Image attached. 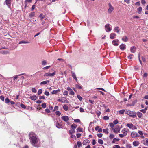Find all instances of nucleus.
<instances>
[{
  "instance_id": "obj_1",
  "label": "nucleus",
  "mask_w": 148,
  "mask_h": 148,
  "mask_svg": "<svg viewBox=\"0 0 148 148\" xmlns=\"http://www.w3.org/2000/svg\"><path fill=\"white\" fill-rule=\"evenodd\" d=\"M29 136L31 144L34 147H38V146L36 145V144L38 143V139L35 135L34 133L32 132H31Z\"/></svg>"
},
{
  "instance_id": "obj_2",
  "label": "nucleus",
  "mask_w": 148,
  "mask_h": 148,
  "mask_svg": "<svg viewBox=\"0 0 148 148\" xmlns=\"http://www.w3.org/2000/svg\"><path fill=\"white\" fill-rule=\"evenodd\" d=\"M125 114L130 116V117L133 118H136V113L135 112L131 111L130 110L126 111Z\"/></svg>"
},
{
  "instance_id": "obj_3",
  "label": "nucleus",
  "mask_w": 148,
  "mask_h": 148,
  "mask_svg": "<svg viewBox=\"0 0 148 148\" xmlns=\"http://www.w3.org/2000/svg\"><path fill=\"white\" fill-rule=\"evenodd\" d=\"M111 26L109 24H107L105 26L106 31L107 32H109L111 31L112 29L110 28Z\"/></svg>"
},
{
  "instance_id": "obj_4",
  "label": "nucleus",
  "mask_w": 148,
  "mask_h": 148,
  "mask_svg": "<svg viewBox=\"0 0 148 148\" xmlns=\"http://www.w3.org/2000/svg\"><path fill=\"white\" fill-rule=\"evenodd\" d=\"M109 8L108 10V13L110 14L114 10V7L112 6L110 3H109L108 4Z\"/></svg>"
},
{
  "instance_id": "obj_5",
  "label": "nucleus",
  "mask_w": 148,
  "mask_h": 148,
  "mask_svg": "<svg viewBox=\"0 0 148 148\" xmlns=\"http://www.w3.org/2000/svg\"><path fill=\"white\" fill-rule=\"evenodd\" d=\"M131 136L132 138H134L138 137L140 136L137 133L135 132H132Z\"/></svg>"
},
{
  "instance_id": "obj_6",
  "label": "nucleus",
  "mask_w": 148,
  "mask_h": 148,
  "mask_svg": "<svg viewBox=\"0 0 148 148\" xmlns=\"http://www.w3.org/2000/svg\"><path fill=\"white\" fill-rule=\"evenodd\" d=\"M56 74V71H55L52 73H45L44 76H49V77H52L54 76Z\"/></svg>"
},
{
  "instance_id": "obj_7",
  "label": "nucleus",
  "mask_w": 148,
  "mask_h": 148,
  "mask_svg": "<svg viewBox=\"0 0 148 148\" xmlns=\"http://www.w3.org/2000/svg\"><path fill=\"white\" fill-rule=\"evenodd\" d=\"M126 47V45L124 44H121L119 46L120 49L122 50H123L125 49Z\"/></svg>"
},
{
  "instance_id": "obj_8",
  "label": "nucleus",
  "mask_w": 148,
  "mask_h": 148,
  "mask_svg": "<svg viewBox=\"0 0 148 148\" xmlns=\"http://www.w3.org/2000/svg\"><path fill=\"white\" fill-rule=\"evenodd\" d=\"M61 119L65 122H66L69 120V117L67 116H63L62 117Z\"/></svg>"
},
{
  "instance_id": "obj_9",
  "label": "nucleus",
  "mask_w": 148,
  "mask_h": 148,
  "mask_svg": "<svg viewBox=\"0 0 148 148\" xmlns=\"http://www.w3.org/2000/svg\"><path fill=\"white\" fill-rule=\"evenodd\" d=\"M119 42V40H118L116 39L113 40L112 43L113 45L115 46H117L118 45V44L117 42Z\"/></svg>"
},
{
  "instance_id": "obj_10",
  "label": "nucleus",
  "mask_w": 148,
  "mask_h": 148,
  "mask_svg": "<svg viewBox=\"0 0 148 148\" xmlns=\"http://www.w3.org/2000/svg\"><path fill=\"white\" fill-rule=\"evenodd\" d=\"M112 130L115 133H117V132H119L120 131V129L119 127L115 128H112Z\"/></svg>"
},
{
  "instance_id": "obj_11",
  "label": "nucleus",
  "mask_w": 148,
  "mask_h": 148,
  "mask_svg": "<svg viewBox=\"0 0 148 148\" xmlns=\"http://www.w3.org/2000/svg\"><path fill=\"white\" fill-rule=\"evenodd\" d=\"M116 35V34L115 33H111L110 36V38L112 39H114L115 38Z\"/></svg>"
},
{
  "instance_id": "obj_12",
  "label": "nucleus",
  "mask_w": 148,
  "mask_h": 148,
  "mask_svg": "<svg viewBox=\"0 0 148 148\" xmlns=\"http://www.w3.org/2000/svg\"><path fill=\"white\" fill-rule=\"evenodd\" d=\"M72 76L74 79L76 81H77V79L75 74L74 72L72 71Z\"/></svg>"
},
{
  "instance_id": "obj_13",
  "label": "nucleus",
  "mask_w": 148,
  "mask_h": 148,
  "mask_svg": "<svg viewBox=\"0 0 148 148\" xmlns=\"http://www.w3.org/2000/svg\"><path fill=\"white\" fill-rule=\"evenodd\" d=\"M136 50V48L135 46L132 47L130 49V51L132 53H134Z\"/></svg>"
},
{
  "instance_id": "obj_14",
  "label": "nucleus",
  "mask_w": 148,
  "mask_h": 148,
  "mask_svg": "<svg viewBox=\"0 0 148 148\" xmlns=\"http://www.w3.org/2000/svg\"><path fill=\"white\" fill-rule=\"evenodd\" d=\"M122 132L123 133V134L125 135L126 136L127 133V131L125 128H124L122 129Z\"/></svg>"
},
{
  "instance_id": "obj_15",
  "label": "nucleus",
  "mask_w": 148,
  "mask_h": 148,
  "mask_svg": "<svg viewBox=\"0 0 148 148\" xmlns=\"http://www.w3.org/2000/svg\"><path fill=\"white\" fill-rule=\"evenodd\" d=\"M88 143H89V140L87 139H86L83 142V144L84 145H86Z\"/></svg>"
},
{
  "instance_id": "obj_16",
  "label": "nucleus",
  "mask_w": 148,
  "mask_h": 148,
  "mask_svg": "<svg viewBox=\"0 0 148 148\" xmlns=\"http://www.w3.org/2000/svg\"><path fill=\"white\" fill-rule=\"evenodd\" d=\"M56 127L60 129L62 128V125L57 122H56Z\"/></svg>"
},
{
  "instance_id": "obj_17",
  "label": "nucleus",
  "mask_w": 148,
  "mask_h": 148,
  "mask_svg": "<svg viewBox=\"0 0 148 148\" xmlns=\"http://www.w3.org/2000/svg\"><path fill=\"white\" fill-rule=\"evenodd\" d=\"M114 31L115 32L119 33L120 31L119 27L117 26L115 27L114 29Z\"/></svg>"
},
{
  "instance_id": "obj_18",
  "label": "nucleus",
  "mask_w": 148,
  "mask_h": 148,
  "mask_svg": "<svg viewBox=\"0 0 148 148\" xmlns=\"http://www.w3.org/2000/svg\"><path fill=\"white\" fill-rule=\"evenodd\" d=\"M133 145L134 146H137L139 144V142L138 141H134L133 143Z\"/></svg>"
},
{
  "instance_id": "obj_19",
  "label": "nucleus",
  "mask_w": 148,
  "mask_h": 148,
  "mask_svg": "<svg viewBox=\"0 0 148 148\" xmlns=\"http://www.w3.org/2000/svg\"><path fill=\"white\" fill-rule=\"evenodd\" d=\"M122 40L125 42H126L128 40V38L126 36H125L122 38Z\"/></svg>"
},
{
  "instance_id": "obj_20",
  "label": "nucleus",
  "mask_w": 148,
  "mask_h": 148,
  "mask_svg": "<svg viewBox=\"0 0 148 148\" xmlns=\"http://www.w3.org/2000/svg\"><path fill=\"white\" fill-rule=\"evenodd\" d=\"M29 98L32 100H35L37 99V97L36 95H34L33 96H30Z\"/></svg>"
},
{
  "instance_id": "obj_21",
  "label": "nucleus",
  "mask_w": 148,
  "mask_h": 148,
  "mask_svg": "<svg viewBox=\"0 0 148 148\" xmlns=\"http://www.w3.org/2000/svg\"><path fill=\"white\" fill-rule=\"evenodd\" d=\"M5 2L6 4L8 6H9L11 5V2L10 0H6Z\"/></svg>"
},
{
  "instance_id": "obj_22",
  "label": "nucleus",
  "mask_w": 148,
  "mask_h": 148,
  "mask_svg": "<svg viewBox=\"0 0 148 148\" xmlns=\"http://www.w3.org/2000/svg\"><path fill=\"white\" fill-rule=\"evenodd\" d=\"M49 80H47V81H43L41 82L40 83V85H45V84H46L47 83V82L49 83Z\"/></svg>"
},
{
  "instance_id": "obj_23",
  "label": "nucleus",
  "mask_w": 148,
  "mask_h": 148,
  "mask_svg": "<svg viewBox=\"0 0 148 148\" xmlns=\"http://www.w3.org/2000/svg\"><path fill=\"white\" fill-rule=\"evenodd\" d=\"M35 15V12H31L29 14V16L30 18H32Z\"/></svg>"
},
{
  "instance_id": "obj_24",
  "label": "nucleus",
  "mask_w": 148,
  "mask_h": 148,
  "mask_svg": "<svg viewBox=\"0 0 148 148\" xmlns=\"http://www.w3.org/2000/svg\"><path fill=\"white\" fill-rule=\"evenodd\" d=\"M71 127L72 130H75V129L77 127V125H76L75 124H73L71 125Z\"/></svg>"
},
{
  "instance_id": "obj_25",
  "label": "nucleus",
  "mask_w": 148,
  "mask_h": 148,
  "mask_svg": "<svg viewBox=\"0 0 148 148\" xmlns=\"http://www.w3.org/2000/svg\"><path fill=\"white\" fill-rule=\"evenodd\" d=\"M133 125L132 123H128L127 124V126L130 128H132L133 127Z\"/></svg>"
},
{
  "instance_id": "obj_26",
  "label": "nucleus",
  "mask_w": 148,
  "mask_h": 148,
  "mask_svg": "<svg viewBox=\"0 0 148 148\" xmlns=\"http://www.w3.org/2000/svg\"><path fill=\"white\" fill-rule=\"evenodd\" d=\"M120 140V139L119 138H114L113 139V141H112V143H114L116 142H118Z\"/></svg>"
},
{
  "instance_id": "obj_27",
  "label": "nucleus",
  "mask_w": 148,
  "mask_h": 148,
  "mask_svg": "<svg viewBox=\"0 0 148 148\" xmlns=\"http://www.w3.org/2000/svg\"><path fill=\"white\" fill-rule=\"evenodd\" d=\"M137 114L138 117L139 118H141L142 117V114L140 112H138L137 113Z\"/></svg>"
},
{
  "instance_id": "obj_28",
  "label": "nucleus",
  "mask_w": 148,
  "mask_h": 148,
  "mask_svg": "<svg viewBox=\"0 0 148 148\" xmlns=\"http://www.w3.org/2000/svg\"><path fill=\"white\" fill-rule=\"evenodd\" d=\"M63 108L66 111H67L68 109V107L66 105H64L63 106Z\"/></svg>"
},
{
  "instance_id": "obj_29",
  "label": "nucleus",
  "mask_w": 148,
  "mask_h": 148,
  "mask_svg": "<svg viewBox=\"0 0 148 148\" xmlns=\"http://www.w3.org/2000/svg\"><path fill=\"white\" fill-rule=\"evenodd\" d=\"M29 42H26L24 40H22L19 42V44H27V43H28Z\"/></svg>"
},
{
  "instance_id": "obj_30",
  "label": "nucleus",
  "mask_w": 148,
  "mask_h": 148,
  "mask_svg": "<svg viewBox=\"0 0 148 148\" xmlns=\"http://www.w3.org/2000/svg\"><path fill=\"white\" fill-rule=\"evenodd\" d=\"M98 143L101 145H102L103 144V141L101 139H99L98 140Z\"/></svg>"
},
{
  "instance_id": "obj_31",
  "label": "nucleus",
  "mask_w": 148,
  "mask_h": 148,
  "mask_svg": "<svg viewBox=\"0 0 148 148\" xmlns=\"http://www.w3.org/2000/svg\"><path fill=\"white\" fill-rule=\"evenodd\" d=\"M103 132L106 133L107 134H108V129H104L103 130Z\"/></svg>"
},
{
  "instance_id": "obj_32",
  "label": "nucleus",
  "mask_w": 148,
  "mask_h": 148,
  "mask_svg": "<svg viewBox=\"0 0 148 148\" xmlns=\"http://www.w3.org/2000/svg\"><path fill=\"white\" fill-rule=\"evenodd\" d=\"M75 132V130H73L72 129L70 130L69 131V133L71 134H72L74 133Z\"/></svg>"
},
{
  "instance_id": "obj_33",
  "label": "nucleus",
  "mask_w": 148,
  "mask_h": 148,
  "mask_svg": "<svg viewBox=\"0 0 148 148\" xmlns=\"http://www.w3.org/2000/svg\"><path fill=\"white\" fill-rule=\"evenodd\" d=\"M42 89H39L38 92V95H40V94L42 93Z\"/></svg>"
},
{
  "instance_id": "obj_34",
  "label": "nucleus",
  "mask_w": 148,
  "mask_h": 148,
  "mask_svg": "<svg viewBox=\"0 0 148 148\" xmlns=\"http://www.w3.org/2000/svg\"><path fill=\"white\" fill-rule=\"evenodd\" d=\"M125 112V110L124 109H123L119 110V113L121 114H123Z\"/></svg>"
},
{
  "instance_id": "obj_35",
  "label": "nucleus",
  "mask_w": 148,
  "mask_h": 148,
  "mask_svg": "<svg viewBox=\"0 0 148 148\" xmlns=\"http://www.w3.org/2000/svg\"><path fill=\"white\" fill-rule=\"evenodd\" d=\"M77 144L78 147H80L82 146V144L81 142L78 141L77 142Z\"/></svg>"
},
{
  "instance_id": "obj_36",
  "label": "nucleus",
  "mask_w": 148,
  "mask_h": 148,
  "mask_svg": "<svg viewBox=\"0 0 148 148\" xmlns=\"http://www.w3.org/2000/svg\"><path fill=\"white\" fill-rule=\"evenodd\" d=\"M39 17L40 18L41 20H42L45 17V16L42 14H41L40 16Z\"/></svg>"
},
{
  "instance_id": "obj_37",
  "label": "nucleus",
  "mask_w": 148,
  "mask_h": 148,
  "mask_svg": "<svg viewBox=\"0 0 148 148\" xmlns=\"http://www.w3.org/2000/svg\"><path fill=\"white\" fill-rule=\"evenodd\" d=\"M10 102V101L9 99L8 98H6L5 100V102L6 103H9Z\"/></svg>"
},
{
  "instance_id": "obj_38",
  "label": "nucleus",
  "mask_w": 148,
  "mask_h": 148,
  "mask_svg": "<svg viewBox=\"0 0 148 148\" xmlns=\"http://www.w3.org/2000/svg\"><path fill=\"white\" fill-rule=\"evenodd\" d=\"M77 98L79 99L80 101H81L82 99V97L79 95H77Z\"/></svg>"
},
{
  "instance_id": "obj_39",
  "label": "nucleus",
  "mask_w": 148,
  "mask_h": 148,
  "mask_svg": "<svg viewBox=\"0 0 148 148\" xmlns=\"http://www.w3.org/2000/svg\"><path fill=\"white\" fill-rule=\"evenodd\" d=\"M82 128H80V127H78L77 128V132H82Z\"/></svg>"
},
{
  "instance_id": "obj_40",
  "label": "nucleus",
  "mask_w": 148,
  "mask_h": 148,
  "mask_svg": "<svg viewBox=\"0 0 148 148\" xmlns=\"http://www.w3.org/2000/svg\"><path fill=\"white\" fill-rule=\"evenodd\" d=\"M20 106L23 109H25L26 108V106L23 104H20Z\"/></svg>"
},
{
  "instance_id": "obj_41",
  "label": "nucleus",
  "mask_w": 148,
  "mask_h": 148,
  "mask_svg": "<svg viewBox=\"0 0 148 148\" xmlns=\"http://www.w3.org/2000/svg\"><path fill=\"white\" fill-rule=\"evenodd\" d=\"M75 86H76V87L77 88H78L79 89H81L82 88V87L80 85H78L77 84H76Z\"/></svg>"
},
{
  "instance_id": "obj_42",
  "label": "nucleus",
  "mask_w": 148,
  "mask_h": 148,
  "mask_svg": "<svg viewBox=\"0 0 148 148\" xmlns=\"http://www.w3.org/2000/svg\"><path fill=\"white\" fill-rule=\"evenodd\" d=\"M114 137V134H110L109 136V138L110 139H112Z\"/></svg>"
},
{
  "instance_id": "obj_43",
  "label": "nucleus",
  "mask_w": 148,
  "mask_h": 148,
  "mask_svg": "<svg viewBox=\"0 0 148 148\" xmlns=\"http://www.w3.org/2000/svg\"><path fill=\"white\" fill-rule=\"evenodd\" d=\"M56 114L57 115H58V116H60L61 114V113L60 112V111H56Z\"/></svg>"
},
{
  "instance_id": "obj_44",
  "label": "nucleus",
  "mask_w": 148,
  "mask_h": 148,
  "mask_svg": "<svg viewBox=\"0 0 148 148\" xmlns=\"http://www.w3.org/2000/svg\"><path fill=\"white\" fill-rule=\"evenodd\" d=\"M47 64V62L45 60H44L42 62V65H46Z\"/></svg>"
},
{
  "instance_id": "obj_45",
  "label": "nucleus",
  "mask_w": 148,
  "mask_h": 148,
  "mask_svg": "<svg viewBox=\"0 0 148 148\" xmlns=\"http://www.w3.org/2000/svg\"><path fill=\"white\" fill-rule=\"evenodd\" d=\"M32 91L34 93H36V90L34 88H32Z\"/></svg>"
},
{
  "instance_id": "obj_46",
  "label": "nucleus",
  "mask_w": 148,
  "mask_h": 148,
  "mask_svg": "<svg viewBox=\"0 0 148 148\" xmlns=\"http://www.w3.org/2000/svg\"><path fill=\"white\" fill-rule=\"evenodd\" d=\"M42 107L44 108H45L46 107V105L45 103H44L42 104Z\"/></svg>"
},
{
  "instance_id": "obj_47",
  "label": "nucleus",
  "mask_w": 148,
  "mask_h": 148,
  "mask_svg": "<svg viewBox=\"0 0 148 148\" xmlns=\"http://www.w3.org/2000/svg\"><path fill=\"white\" fill-rule=\"evenodd\" d=\"M103 119L105 120H108L109 119V117L107 116H105L103 117Z\"/></svg>"
},
{
  "instance_id": "obj_48",
  "label": "nucleus",
  "mask_w": 148,
  "mask_h": 148,
  "mask_svg": "<svg viewBox=\"0 0 148 148\" xmlns=\"http://www.w3.org/2000/svg\"><path fill=\"white\" fill-rule=\"evenodd\" d=\"M103 134L102 133H99L97 134V136L99 138H101Z\"/></svg>"
},
{
  "instance_id": "obj_49",
  "label": "nucleus",
  "mask_w": 148,
  "mask_h": 148,
  "mask_svg": "<svg viewBox=\"0 0 148 148\" xmlns=\"http://www.w3.org/2000/svg\"><path fill=\"white\" fill-rule=\"evenodd\" d=\"M58 107L57 106H56L54 107V109L53 110V112H55L56 110L58 109Z\"/></svg>"
},
{
  "instance_id": "obj_50",
  "label": "nucleus",
  "mask_w": 148,
  "mask_h": 148,
  "mask_svg": "<svg viewBox=\"0 0 148 148\" xmlns=\"http://www.w3.org/2000/svg\"><path fill=\"white\" fill-rule=\"evenodd\" d=\"M39 99L40 100H41L42 99H44L45 100V97L44 96H40L39 97Z\"/></svg>"
},
{
  "instance_id": "obj_51",
  "label": "nucleus",
  "mask_w": 148,
  "mask_h": 148,
  "mask_svg": "<svg viewBox=\"0 0 148 148\" xmlns=\"http://www.w3.org/2000/svg\"><path fill=\"white\" fill-rule=\"evenodd\" d=\"M142 10V7H139L138 9L137 10L138 12H141Z\"/></svg>"
},
{
  "instance_id": "obj_52",
  "label": "nucleus",
  "mask_w": 148,
  "mask_h": 148,
  "mask_svg": "<svg viewBox=\"0 0 148 148\" xmlns=\"http://www.w3.org/2000/svg\"><path fill=\"white\" fill-rule=\"evenodd\" d=\"M57 91L56 90H53L51 92V93L52 94H57Z\"/></svg>"
},
{
  "instance_id": "obj_53",
  "label": "nucleus",
  "mask_w": 148,
  "mask_h": 148,
  "mask_svg": "<svg viewBox=\"0 0 148 148\" xmlns=\"http://www.w3.org/2000/svg\"><path fill=\"white\" fill-rule=\"evenodd\" d=\"M32 0H26L25 1V2L26 3V4H25V5L26 6L27 5V3L28 2H32Z\"/></svg>"
},
{
  "instance_id": "obj_54",
  "label": "nucleus",
  "mask_w": 148,
  "mask_h": 148,
  "mask_svg": "<svg viewBox=\"0 0 148 148\" xmlns=\"http://www.w3.org/2000/svg\"><path fill=\"white\" fill-rule=\"evenodd\" d=\"M1 53L3 54H7L8 53V52L7 51H2Z\"/></svg>"
},
{
  "instance_id": "obj_55",
  "label": "nucleus",
  "mask_w": 148,
  "mask_h": 148,
  "mask_svg": "<svg viewBox=\"0 0 148 148\" xmlns=\"http://www.w3.org/2000/svg\"><path fill=\"white\" fill-rule=\"evenodd\" d=\"M44 94L47 96H48L49 95V92H48L47 91L45 92Z\"/></svg>"
},
{
  "instance_id": "obj_56",
  "label": "nucleus",
  "mask_w": 148,
  "mask_h": 148,
  "mask_svg": "<svg viewBox=\"0 0 148 148\" xmlns=\"http://www.w3.org/2000/svg\"><path fill=\"white\" fill-rule=\"evenodd\" d=\"M113 123L114 124H117L118 123V121L117 119H116L113 121Z\"/></svg>"
},
{
  "instance_id": "obj_57",
  "label": "nucleus",
  "mask_w": 148,
  "mask_h": 148,
  "mask_svg": "<svg viewBox=\"0 0 148 148\" xmlns=\"http://www.w3.org/2000/svg\"><path fill=\"white\" fill-rule=\"evenodd\" d=\"M80 111L81 112H84V110L82 107H80Z\"/></svg>"
},
{
  "instance_id": "obj_58",
  "label": "nucleus",
  "mask_w": 148,
  "mask_h": 148,
  "mask_svg": "<svg viewBox=\"0 0 148 148\" xmlns=\"http://www.w3.org/2000/svg\"><path fill=\"white\" fill-rule=\"evenodd\" d=\"M74 122H77V123H79L80 122V121L79 119H75L74 120Z\"/></svg>"
},
{
  "instance_id": "obj_59",
  "label": "nucleus",
  "mask_w": 148,
  "mask_h": 148,
  "mask_svg": "<svg viewBox=\"0 0 148 148\" xmlns=\"http://www.w3.org/2000/svg\"><path fill=\"white\" fill-rule=\"evenodd\" d=\"M68 92L67 91H64L63 92V95H68Z\"/></svg>"
},
{
  "instance_id": "obj_60",
  "label": "nucleus",
  "mask_w": 148,
  "mask_h": 148,
  "mask_svg": "<svg viewBox=\"0 0 148 148\" xmlns=\"http://www.w3.org/2000/svg\"><path fill=\"white\" fill-rule=\"evenodd\" d=\"M109 125L111 127H114V123H109Z\"/></svg>"
},
{
  "instance_id": "obj_61",
  "label": "nucleus",
  "mask_w": 148,
  "mask_h": 148,
  "mask_svg": "<svg viewBox=\"0 0 148 148\" xmlns=\"http://www.w3.org/2000/svg\"><path fill=\"white\" fill-rule=\"evenodd\" d=\"M0 99L3 101H4V97L2 96H1L0 97Z\"/></svg>"
},
{
  "instance_id": "obj_62",
  "label": "nucleus",
  "mask_w": 148,
  "mask_h": 148,
  "mask_svg": "<svg viewBox=\"0 0 148 148\" xmlns=\"http://www.w3.org/2000/svg\"><path fill=\"white\" fill-rule=\"evenodd\" d=\"M76 136L77 138H79L81 137V134L80 133H78L77 134Z\"/></svg>"
},
{
  "instance_id": "obj_63",
  "label": "nucleus",
  "mask_w": 148,
  "mask_h": 148,
  "mask_svg": "<svg viewBox=\"0 0 148 148\" xmlns=\"http://www.w3.org/2000/svg\"><path fill=\"white\" fill-rule=\"evenodd\" d=\"M126 148H131V146L130 144H127L126 145Z\"/></svg>"
},
{
  "instance_id": "obj_64",
  "label": "nucleus",
  "mask_w": 148,
  "mask_h": 148,
  "mask_svg": "<svg viewBox=\"0 0 148 148\" xmlns=\"http://www.w3.org/2000/svg\"><path fill=\"white\" fill-rule=\"evenodd\" d=\"M115 146V147H113V148H120L119 145H116Z\"/></svg>"
}]
</instances>
